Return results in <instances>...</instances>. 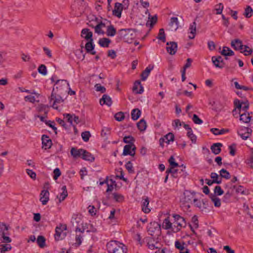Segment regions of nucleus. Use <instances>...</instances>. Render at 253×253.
I'll return each mask as SVG.
<instances>
[{
  "instance_id": "obj_58",
  "label": "nucleus",
  "mask_w": 253,
  "mask_h": 253,
  "mask_svg": "<svg viewBox=\"0 0 253 253\" xmlns=\"http://www.w3.org/2000/svg\"><path fill=\"white\" fill-rule=\"evenodd\" d=\"M64 119L71 125L74 126L73 123V114H66L64 115Z\"/></svg>"
},
{
  "instance_id": "obj_52",
  "label": "nucleus",
  "mask_w": 253,
  "mask_h": 253,
  "mask_svg": "<svg viewBox=\"0 0 253 253\" xmlns=\"http://www.w3.org/2000/svg\"><path fill=\"white\" fill-rule=\"evenodd\" d=\"M219 172L221 177H223L226 179L230 178V173L226 169H221Z\"/></svg>"
},
{
  "instance_id": "obj_2",
  "label": "nucleus",
  "mask_w": 253,
  "mask_h": 253,
  "mask_svg": "<svg viewBox=\"0 0 253 253\" xmlns=\"http://www.w3.org/2000/svg\"><path fill=\"white\" fill-rule=\"evenodd\" d=\"M56 85L55 89L56 88L57 91H59V93L62 94L64 93V91H67L68 87L69 86V83L65 80H57L54 86Z\"/></svg>"
},
{
  "instance_id": "obj_13",
  "label": "nucleus",
  "mask_w": 253,
  "mask_h": 253,
  "mask_svg": "<svg viewBox=\"0 0 253 253\" xmlns=\"http://www.w3.org/2000/svg\"><path fill=\"white\" fill-rule=\"evenodd\" d=\"M119 242L116 241H111L107 244L106 247L108 252L109 253L114 252L115 249L118 247Z\"/></svg>"
},
{
  "instance_id": "obj_53",
  "label": "nucleus",
  "mask_w": 253,
  "mask_h": 253,
  "mask_svg": "<svg viewBox=\"0 0 253 253\" xmlns=\"http://www.w3.org/2000/svg\"><path fill=\"white\" fill-rule=\"evenodd\" d=\"M223 5L222 3H219L215 6V10L216 11V14H221L223 9Z\"/></svg>"
},
{
  "instance_id": "obj_47",
  "label": "nucleus",
  "mask_w": 253,
  "mask_h": 253,
  "mask_svg": "<svg viewBox=\"0 0 253 253\" xmlns=\"http://www.w3.org/2000/svg\"><path fill=\"white\" fill-rule=\"evenodd\" d=\"M253 10L250 6H248L245 9L244 15L247 18H250L252 16Z\"/></svg>"
},
{
  "instance_id": "obj_5",
  "label": "nucleus",
  "mask_w": 253,
  "mask_h": 253,
  "mask_svg": "<svg viewBox=\"0 0 253 253\" xmlns=\"http://www.w3.org/2000/svg\"><path fill=\"white\" fill-rule=\"evenodd\" d=\"M50 101L51 102L53 101L52 106L54 109H57L58 107L56 106L57 104H60L63 102V99L59 95H57L56 92L55 91V88L53 87V89L52 91L51 95L50 98Z\"/></svg>"
},
{
  "instance_id": "obj_38",
  "label": "nucleus",
  "mask_w": 253,
  "mask_h": 253,
  "mask_svg": "<svg viewBox=\"0 0 253 253\" xmlns=\"http://www.w3.org/2000/svg\"><path fill=\"white\" fill-rule=\"evenodd\" d=\"M116 34V30L113 25L107 26L106 34L108 36L113 37Z\"/></svg>"
},
{
  "instance_id": "obj_57",
  "label": "nucleus",
  "mask_w": 253,
  "mask_h": 253,
  "mask_svg": "<svg viewBox=\"0 0 253 253\" xmlns=\"http://www.w3.org/2000/svg\"><path fill=\"white\" fill-rule=\"evenodd\" d=\"M249 104L248 101L247 102H242V108L240 110L239 114L241 113V111H243L244 112H247V111L249 109Z\"/></svg>"
},
{
  "instance_id": "obj_60",
  "label": "nucleus",
  "mask_w": 253,
  "mask_h": 253,
  "mask_svg": "<svg viewBox=\"0 0 253 253\" xmlns=\"http://www.w3.org/2000/svg\"><path fill=\"white\" fill-rule=\"evenodd\" d=\"M81 136L84 141L87 142L89 139L90 134L89 131H84L82 133Z\"/></svg>"
},
{
  "instance_id": "obj_48",
  "label": "nucleus",
  "mask_w": 253,
  "mask_h": 253,
  "mask_svg": "<svg viewBox=\"0 0 253 253\" xmlns=\"http://www.w3.org/2000/svg\"><path fill=\"white\" fill-rule=\"evenodd\" d=\"M45 240L43 236H39L37 239V243L41 248H43L45 246Z\"/></svg>"
},
{
  "instance_id": "obj_40",
  "label": "nucleus",
  "mask_w": 253,
  "mask_h": 253,
  "mask_svg": "<svg viewBox=\"0 0 253 253\" xmlns=\"http://www.w3.org/2000/svg\"><path fill=\"white\" fill-rule=\"evenodd\" d=\"M137 126L138 128L141 131H144L147 127L146 122L143 119H142L137 124Z\"/></svg>"
},
{
  "instance_id": "obj_21",
  "label": "nucleus",
  "mask_w": 253,
  "mask_h": 253,
  "mask_svg": "<svg viewBox=\"0 0 253 253\" xmlns=\"http://www.w3.org/2000/svg\"><path fill=\"white\" fill-rule=\"evenodd\" d=\"M62 192L60 193L59 195L57 196V198L59 199V202H61L65 199L68 196V192L66 186L64 185L61 188Z\"/></svg>"
},
{
  "instance_id": "obj_34",
  "label": "nucleus",
  "mask_w": 253,
  "mask_h": 253,
  "mask_svg": "<svg viewBox=\"0 0 253 253\" xmlns=\"http://www.w3.org/2000/svg\"><path fill=\"white\" fill-rule=\"evenodd\" d=\"M108 195L109 196V198H112L116 202H120L124 200V196L117 193H113L111 195L109 194Z\"/></svg>"
},
{
  "instance_id": "obj_62",
  "label": "nucleus",
  "mask_w": 253,
  "mask_h": 253,
  "mask_svg": "<svg viewBox=\"0 0 253 253\" xmlns=\"http://www.w3.org/2000/svg\"><path fill=\"white\" fill-rule=\"evenodd\" d=\"M110 132V128L109 127H104L101 130V135L103 137L108 136Z\"/></svg>"
},
{
  "instance_id": "obj_54",
  "label": "nucleus",
  "mask_w": 253,
  "mask_h": 253,
  "mask_svg": "<svg viewBox=\"0 0 253 253\" xmlns=\"http://www.w3.org/2000/svg\"><path fill=\"white\" fill-rule=\"evenodd\" d=\"M8 230V227L4 223H0V235H2V233L7 234Z\"/></svg>"
},
{
  "instance_id": "obj_41",
  "label": "nucleus",
  "mask_w": 253,
  "mask_h": 253,
  "mask_svg": "<svg viewBox=\"0 0 253 253\" xmlns=\"http://www.w3.org/2000/svg\"><path fill=\"white\" fill-rule=\"evenodd\" d=\"M131 118L133 120H137L140 116L141 111L138 109H134L131 112Z\"/></svg>"
},
{
  "instance_id": "obj_9",
  "label": "nucleus",
  "mask_w": 253,
  "mask_h": 253,
  "mask_svg": "<svg viewBox=\"0 0 253 253\" xmlns=\"http://www.w3.org/2000/svg\"><path fill=\"white\" fill-rule=\"evenodd\" d=\"M184 202L185 203L188 204V207H190V205L189 204H193L194 202V200L195 199V194L193 193H191L189 191H186L184 193Z\"/></svg>"
},
{
  "instance_id": "obj_19",
  "label": "nucleus",
  "mask_w": 253,
  "mask_h": 253,
  "mask_svg": "<svg viewBox=\"0 0 253 253\" xmlns=\"http://www.w3.org/2000/svg\"><path fill=\"white\" fill-rule=\"evenodd\" d=\"M136 37L135 32L134 30L129 29L127 32V36L126 38V42L128 43H131Z\"/></svg>"
},
{
  "instance_id": "obj_17",
  "label": "nucleus",
  "mask_w": 253,
  "mask_h": 253,
  "mask_svg": "<svg viewBox=\"0 0 253 253\" xmlns=\"http://www.w3.org/2000/svg\"><path fill=\"white\" fill-rule=\"evenodd\" d=\"M231 45L236 50L243 49L244 45L242 44V41L239 39L233 40L231 42Z\"/></svg>"
},
{
  "instance_id": "obj_26",
  "label": "nucleus",
  "mask_w": 253,
  "mask_h": 253,
  "mask_svg": "<svg viewBox=\"0 0 253 253\" xmlns=\"http://www.w3.org/2000/svg\"><path fill=\"white\" fill-rule=\"evenodd\" d=\"M232 188V189H235L236 192L238 194H241L243 195H248V192L246 191V188L242 185H234Z\"/></svg>"
},
{
  "instance_id": "obj_39",
  "label": "nucleus",
  "mask_w": 253,
  "mask_h": 253,
  "mask_svg": "<svg viewBox=\"0 0 253 253\" xmlns=\"http://www.w3.org/2000/svg\"><path fill=\"white\" fill-rule=\"evenodd\" d=\"M210 198L214 204V206L215 207H219L221 206V201L219 198L217 197L215 195L213 194H211L210 195Z\"/></svg>"
},
{
  "instance_id": "obj_46",
  "label": "nucleus",
  "mask_w": 253,
  "mask_h": 253,
  "mask_svg": "<svg viewBox=\"0 0 253 253\" xmlns=\"http://www.w3.org/2000/svg\"><path fill=\"white\" fill-rule=\"evenodd\" d=\"M0 253H5L6 252L10 251L11 249V247L10 244H4L0 245Z\"/></svg>"
},
{
  "instance_id": "obj_25",
  "label": "nucleus",
  "mask_w": 253,
  "mask_h": 253,
  "mask_svg": "<svg viewBox=\"0 0 253 253\" xmlns=\"http://www.w3.org/2000/svg\"><path fill=\"white\" fill-rule=\"evenodd\" d=\"M222 144L220 143H214L211 147V149L215 155L219 154L221 152V147Z\"/></svg>"
},
{
  "instance_id": "obj_44",
  "label": "nucleus",
  "mask_w": 253,
  "mask_h": 253,
  "mask_svg": "<svg viewBox=\"0 0 253 253\" xmlns=\"http://www.w3.org/2000/svg\"><path fill=\"white\" fill-rule=\"evenodd\" d=\"M211 177L215 183L220 184L221 182V178H220L218 175L215 172H211Z\"/></svg>"
},
{
  "instance_id": "obj_35",
  "label": "nucleus",
  "mask_w": 253,
  "mask_h": 253,
  "mask_svg": "<svg viewBox=\"0 0 253 253\" xmlns=\"http://www.w3.org/2000/svg\"><path fill=\"white\" fill-rule=\"evenodd\" d=\"M153 67H150L149 66L147 67L144 71H143L141 75V80L142 81H145L148 77L151 71L153 69Z\"/></svg>"
},
{
  "instance_id": "obj_14",
  "label": "nucleus",
  "mask_w": 253,
  "mask_h": 253,
  "mask_svg": "<svg viewBox=\"0 0 253 253\" xmlns=\"http://www.w3.org/2000/svg\"><path fill=\"white\" fill-rule=\"evenodd\" d=\"M95 45L93 43V39L88 41L85 44V48L87 52L90 53L92 55H94L96 52L93 50Z\"/></svg>"
},
{
  "instance_id": "obj_28",
  "label": "nucleus",
  "mask_w": 253,
  "mask_h": 253,
  "mask_svg": "<svg viewBox=\"0 0 253 253\" xmlns=\"http://www.w3.org/2000/svg\"><path fill=\"white\" fill-rule=\"evenodd\" d=\"M232 191L233 189L232 187H231L229 189L227 190L222 199V201L223 202L228 203L230 201V200L233 195Z\"/></svg>"
},
{
  "instance_id": "obj_59",
  "label": "nucleus",
  "mask_w": 253,
  "mask_h": 253,
  "mask_svg": "<svg viewBox=\"0 0 253 253\" xmlns=\"http://www.w3.org/2000/svg\"><path fill=\"white\" fill-rule=\"evenodd\" d=\"M134 141V138L130 135L125 136L124 138V142L126 143H128V144H133Z\"/></svg>"
},
{
  "instance_id": "obj_6",
  "label": "nucleus",
  "mask_w": 253,
  "mask_h": 253,
  "mask_svg": "<svg viewBox=\"0 0 253 253\" xmlns=\"http://www.w3.org/2000/svg\"><path fill=\"white\" fill-rule=\"evenodd\" d=\"M252 132V130L250 128L243 126L241 127L238 130V134L244 140H246L249 138Z\"/></svg>"
},
{
  "instance_id": "obj_50",
  "label": "nucleus",
  "mask_w": 253,
  "mask_h": 253,
  "mask_svg": "<svg viewBox=\"0 0 253 253\" xmlns=\"http://www.w3.org/2000/svg\"><path fill=\"white\" fill-rule=\"evenodd\" d=\"M242 102H240V101L238 99L234 100V104L235 106V109L233 111L234 116L235 115V112L236 111V109H237L240 111L241 108H242Z\"/></svg>"
},
{
  "instance_id": "obj_42",
  "label": "nucleus",
  "mask_w": 253,
  "mask_h": 253,
  "mask_svg": "<svg viewBox=\"0 0 253 253\" xmlns=\"http://www.w3.org/2000/svg\"><path fill=\"white\" fill-rule=\"evenodd\" d=\"M111 40L108 38L100 39L98 42V43L102 47H108Z\"/></svg>"
},
{
  "instance_id": "obj_24",
  "label": "nucleus",
  "mask_w": 253,
  "mask_h": 253,
  "mask_svg": "<svg viewBox=\"0 0 253 253\" xmlns=\"http://www.w3.org/2000/svg\"><path fill=\"white\" fill-rule=\"evenodd\" d=\"M106 183L107 185V189L106 190L107 193L112 191L114 188V187L116 186L117 185L115 181L113 180L112 179L106 178Z\"/></svg>"
},
{
  "instance_id": "obj_33",
  "label": "nucleus",
  "mask_w": 253,
  "mask_h": 253,
  "mask_svg": "<svg viewBox=\"0 0 253 253\" xmlns=\"http://www.w3.org/2000/svg\"><path fill=\"white\" fill-rule=\"evenodd\" d=\"M175 247L180 251V253L185 250L186 248L185 246L186 244L183 241L176 240L174 243Z\"/></svg>"
},
{
  "instance_id": "obj_29",
  "label": "nucleus",
  "mask_w": 253,
  "mask_h": 253,
  "mask_svg": "<svg viewBox=\"0 0 253 253\" xmlns=\"http://www.w3.org/2000/svg\"><path fill=\"white\" fill-rule=\"evenodd\" d=\"M240 120L245 123H248L250 122L251 117L250 113L248 112H244L242 114H240Z\"/></svg>"
},
{
  "instance_id": "obj_31",
  "label": "nucleus",
  "mask_w": 253,
  "mask_h": 253,
  "mask_svg": "<svg viewBox=\"0 0 253 253\" xmlns=\"http://www.w3.org/2000/svg\"><path fill=\"white\" fill-rule=\"evenodd\" d=\"M126 251L127 249L126 246L121 243H119L118 247L115 249L114 252L112 253H126Z\"/></svg>"
},
{
  "instance_id": "obj_56",
  "label": "nucleus",
  "mask_w": 253,
  "mask_h": 253,
  "mask_svg": "<svg viewBox=\"0 0 253 253\" xmlns=\"http://www.w3.org/2000/svg\"><path fill=\"white\" fill-rule=\"evenodd\" d=\"M214 195L216 196V195L220 196L224 193L223 190L221 189V187L219 186H216L214 188Z\"/></svg>"
},
{
  "instance_id": "obj_12",
  "label": "nucleus",
  "mask_w": 253,
  "mask_h": 253,
  "mask_svg": "<svg viewBox=\"0 0 253 253\" xmlns=\"http://www.w3.org/2000/svg\"><path fill=\"white\" fill-rule=\"evenodd\" d=\"M81 37L87 41L92 39V33L88 29H83L81 31Z\"/></svg>"
},
{
  "instance_id": "obj_45",
  "label": "nucleus",
  "mask_w": 253,
  "mask_h": 253,
  "mask_svg": "<svg viewBox=\"0 0 253 253\" xmlns=\"http://www.w3.org/2000/svg\"><path fill=\"white\" fill-rule=\"evenodd\" d=\"M187 136L189 138L193 143H196L197 140V136L193 133L192 129L188 131Z\"/></svg>"
},
{
  "instance_id": "obj_64",
  "label": "nucleus",
  "mask_w": 253,
  "mask_h": 253,
  "mask_svg": "<svg viewBox=\"0 0 253 253\" xmlns=\"http://www.w3.org/2000/svg\"><path fill=\"white\" fill-rule=\"evenodd\" d=\"M96 90L97 91H100L101 93H104L106 91V88L100 85V84H97L95 85Z\"/></svg>"
},
{
  "instance_id": "obj_63",
  "label": "nucleus",
  "mask_w": 253,
  "mask_h": 253,
  "mask_svg": "<svg viewBox=\"0 0 253 253\" xmlns=\"http://www.w3.org/2000/svg\"><path fill=\"white\" fill-rule=\"evenodd\" d=\"M192 120L194 122V123L196 124L200 125L203 123V121L200 119L198 116L194 114L193 117L192 118Z\"/></svg>"
},
{
  "instance_id": "obj_49",
  "label": "nucleus",
  "mask_w": 253,
  "mask_h": 253,
  "mask_svg": "<svg viewBox=\"0 0 253 253\" xmlns=\"http://www.w3.org/2000/svg\"><path fill=\"white\" fill-rule=\"evenodd\" d=\"M128 30L129 29H122L118 32V35L120 36V38H124L125 41L126 38L127 36Z\"/></svg>"
},
{
  "instance_id": "obj_55",
  "label": "nucleus",
  "mask_w": 253,
  "mask_h": 253,
  "mask_svg": "<svg viewBox=\"0 0 253 253\" xmlns=\"http://www.w3.org/2000/svg\"><path fill=\"white\" fill-rule=\"evenodd\" d=\"M39 72L43 75H46L47 74L46 67L44 65L42 64L38 68Z\"/></svg>"
},
{
  "instance_id": "obj_7",
  "label": "nucleus",
  "mask_w": 253,
  "mask_h": 253,
  "mask_svg": "<svg viewBox=\"0 0 253 253\" xmlns=\"http://www.w3.org/2000/svg\"><path fill=\"white\" fill-rule=\"evenodd\" d=\"M136 147L134 144L126 145L124 146L123 154L125 156L130 155L134 156L135 154Z\"/></svg>"
},
{
  "instance_id": "obj_27",
  "label": "nucleus",
  "mask_w": 253,
  "mask_h": 253,
  "mask_svg": "<svg viewBox=\"0 0 253 253\" xmlns=\"http://www.w3.org/2000/svg\"><path fill=\"white\" fill-rule=\"evenodd\" d=\"M105 24L102 22L97 24L94 27L95 32L98 34H104V31L103 29L105 27Z\"/></svg>"
},
{
  "instance_id": "obj_16",
  "label": "nucleus",
  "mask_w": 253,
  "mask_h": 253,
  "mask_svg": "<svg viewBox=\"0 0 253 253\" xmlns=\"http://www.w3.org/2000/svg\"><path fill=\"white\" fill-rule=\"evenodd\" d=\"M169 26L171 31H175L178 29L179 26L178 18L175 17H171Z\"/></svg>"
},
{
  "instance_id": "obj_30",
  "label": "nucleus",
  "mask_w": 253,
  "mask_h": 253,
  "mask_svg": "<svg viewBox=\"0 0 253 253\" xmlns=\"http://www.w3.org/2000/svg\"><path fill=\"white\" fill-rule=\"evenodd\" d=\"M189 30L190 34V35L189 36V38L190 39H193L195 38L196 31V23L195 22L191 24Z\"/></svg>"
},
{
  "instance_id": "obj_23",
  "label": "nucleus",
  "mask_w": 253,
  "mask_h": 253,
  "mask_svg": "<svg viewBox=\"0 0 253 253\" xmlns=\"http://www.w3.org/2000/svg\"><path fill=\"white\" fill-rule=\"evenodd\" d=\"M173 224L171 223L169 219V217L165 219L162 224V227L166 230H171L173 232Z\"/></svg>"
},
{
  "instance_id": "obj_18",
  "label": "nucleus",
  "mask_w": 253,
  "mask_h": 253,
  "mask_svg": "<svg viewBox=\"0 0 253 253\" xmlns=\"http://www.w3.org/2000/svg\"><path fill=\"white\" fill-rule=\"evenodd\" d=\"M112 103V101L111 97L107 94H104L100 100V104L101 105L105 104L110 106Z\"/></svg>"
},
{
  "instance_id": "obj_8",
  "label": "nucleus",
  "mask_w": 253,
  "mask_h": 253,
  "mask_svg": "<svg viewBox=\"0 0 253 253\" xmlns=\"http://www.w3.org/2000/svg\"><path fill=\"white\" fill-rule=\"evenodd\" d=\"M167 45L166 49L170 55H174L177 49V43L174 42H168Z\"/></svg>"
},
{
  "instance_id": "obj_37",
  "label": "nucleus",
  "mask_w": 253,
  "mask_h": 253,
  "mask_svg": "<svg viewBox=\"0 0 253 253\" xmlns=\"http://www.w3.org/2000/svg\"><path fill=\"white\" fill-rule=\"evenodd\" d=\"M221 54L225 56H232L234 55V52L230 48L224 46Z\"/></svg>"
},
{
  "instance_id": "obj_43",
  "label": "nucleus",
  "mask_w": 253,
  "mask_h": 253,
  "mask_svg": "<svg viewBox=\"0 0 253 253\" xmlns=\"http://www.w3.org/2000/svg\"><path fill=\"white\" fill-rule=\"evenodd\" d=\"M164 139L166 140V143L167 144H169L170 142H173L174 141V135L172 133H169L164 137Z\"/></svg>"
},
{
  "instance_id": "obj_1",
  "label": "nucleus",
  "mask_w": 253,
  "mask_h": 253,
  "mask_svg": "<svg viewBox=\"0 0 253 253\" xmlns=\"http://www.w3.org/2000/svg\"><path fill=\"white\" fill-rule=\"evenodd\" d=\"M172 216L174 218V221L172 223L173 232L176 233L180 231L182 227L186 226V222L185 219L178 214H173Z\"/></svg>"
},
{
  "instance_id": "obj_4",
  "label": "nucleus",
  "mask_w": 253,
  "mask_h": 253,
  "mask_svg": "<svg viewBox=\"0 0 253 253\" xmlns=\"http://www.w3.org/2000/svg\"><path fill=\"white\" fill-rule=\"evenodd\" d=\"M66 230V225L61 224L57 226L55 229V234L54 235L55 239L56 241L62 240L65 236V233L63 232Z\"/></svg>"
},
{
  "instance_id": "obj_51",
  "label": "nucleus",
  "mask_w": 253,
  "mask_h": 253,
  "mask_svg": "<svg viewBox=\"0 0 253 253\" xmlns=\"http://www.w3.org/2000/svg\"><path fill=\"white\" fill-rule=\"evenodd\" d=\"M157 38L159 40L162 41L163 42H166L165 34L163 29H160Z\"/></svg>"
},
{
  "instance_id": "obj_36",
  "label": "nucleus",
  "mask_w": 253,
  "mask_h": 253,
  "mask_svg": "<svg viewBox=\"0 0 253 253\" xmlns=\"http://www.w3.org/2000/svg\"><path fill=\"white\" fill-rule=\"evenodd\" d=\"M82 158L86 161H89L92 162L94 160V157L91 155V153L86 151V150H84V153L82 154Z\"/></svg>"
},
{
  "instance_id": "obj_11",
  "label": "nucleus",
  "mask_w": 253,
  "mask_h": 253,
  "mask_svg": "<svg viewBox=\"0 0 253 253\" xmlns=\"http://www.w3.org/2000/svg\"><path fill=\"white\" fill-rule=\"evenodd\" d=\"M212 62L216 67L222 68L224 63L221 56H213L211 58Z\"/></svg>"
},
{
  "instance_id": "obj_15",
  "label": "nucleus",
  "mask_w": 253,
  "mask_h": 253,
  "mask_svg": "<svg viewBox=\"0 0 253 253\" xmlns=\"http://www.w3.org/2000/svg\"><path fill=\"white\" fill-rule=\"evenodd\" d=\"M122 10L123 5L122 3L116 2L115 4L114 9L113 10V14L118 17H120Z\"/></svg>"
},
{
  "instance_id": "obj_61",
  "label": "nucleus",
  "mask_w": 253,
  "mask_h": 253,
  "mask_svg": "<svg viewBox=\"0 0 253 253\" xmlns=\"http://www.w3.org/2000/svg\"><path fill=\"white\" fill-rule=\"evenodd\" d=\"M115 118L118 121H122L124 119L125 116L123 112H120L115 115Z\"/></svg>"
},
{
  "instance_id": "obj_10",
  "label": "nucleus",
  "mask_w": 253,
  "mask_h": 253,
  "mask_svg": "<svg viewBox=\"0 0 253 253\" xmlns=\"http://www.w3.org/2000/svg\"><path fill=\"white\" fill-rule=\"evenodd\" d=\"M42 148L45 150L49 149L52 146V141L49 136L46 135H43L42 137Z\"/></svg>"
},
{
  "instance_id": "obj_32",
  "label": "nucleus",
  "mask_w": 253,
  "mask_h": 253,
  "mask_svg": "<svg viewBox=\"0 0 253 253\" xmlns=\"http://www.w3.org/2000/svg\"><path fill=\"white\" fill-rule=\"evenodd\" d=\"M84 150V149H77L75 148H72L71 150V154L75 158L82 157Z\"/></svg>"
},
{
  "instance_id": "obj_3",
  "label": "nucleus",
  "mask_w": 253,
  "mask_h": 253,
  "mask_svg": "<svg viewBox=\"0 0 253 253\" xmlns=\"http://www.w3.org/2000/svg\"><path fill=\"white\" fill-rule=\"evenodd\" d=\"M48 183H45L44 185V188L46 190H43L41 191L40 194V201L43 205H45L49 200V193L48 191Z\"/></svg>"
},
{
  "instance_id": "obj_22",
  "label": "nucleus",
  "mask_w": 253,
  "mask_h": 253,
  "mask_svg": "<svg viewBox=\"0 0 253 253\" xmlns=\"http://www.w3.org/2000/svg\"><path fill=\"white\" fill-rule=\"evenodd\" d=\"M149 204V199L147 197L143 198L142 200V210L144 212L149 213L150 211V209L148 207Z\"/></svg>"
},
{
  "instance_id": "obj_20",
  "label": "nucleus",
  "mask_w": 253,
  "mask_h": 253,
  "mask_svg": "<svg viewBox=\"0 0 253 253\" xmlns=\"http://www.w3.org/2000/svg\"><path fill=\"white\" fill-rule=\"evenodd\" d=\"M133 91L136 93L138 94H141L143 92V87L142 86L140 82L137 81L134 83L133 86Z\"/></svg>"
}]
</instances>
